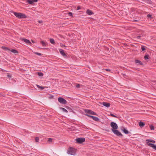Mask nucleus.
Wrapping results in <instances>:
<instances>
[{
  "instance_id": "1",
  "label": "nucleus",
  "mask_w": 156,
  "mask_h": 156,
  "mask_svg": "<svg viewBox=\"0 0 156 156\" xmlns=\"http://www.w3.org/2000/svg\"><path fill=\"white\" fill-rule=\"evenodd\" d=\"M13 13L14 15L18 18H27L26 16L24 14L16 12H13Z\"/></svg>"
},
{
  "instance_id": "2",
  "label": "nucleus",
  "mask_w": 156,
  "mask_h": 156,
  "mask_svg": "<svg viewBox=\"0 0 156 156\" xmlns=\"http://www.w3.org/2000/svg\"><path fill=\"white\" fill-rule=\"evenodd\" d=\"M76 150L74 148L70 147L68 149L67 151V153L69 154H70L71 155H74L76 153Z\"/></svg>"
},
{
  "instance_id": "3",
  "label": "nucleus",
  "mask_w": 156,
  "mask_h": 156,
  "mask_svg": "<svg viewBox=\"0 0 156 156\" xmlns=\"http://www.w3.org/2000/svg\"><path fill=\"white\" fill-rule=\"evenodd\" d=\"M58 101L59 102L62 104L65 105L67 103V101L65 99L61 97H59L58 98Z\"/></svg>"
},
{
  "instance_id": "4",
  "label": "nucleus",
  "mask_w": 156,
  "mask_h": 156,
  "mask_svg": "<svg viewBox=\"0 0 156 156\" xmlns=\"http://www.w3.org/2000/svg\"><path fill=\"white\" fill-rule=\"evenodd\" d=\"M112 130L115 134L116 135L118 136H123L121 134V133L118 130H117V129H112Z\"/></svg>"
},
{
  "instance_id": "5",
  "label": "nucleus",
  "mask_w": 156,
  "mask_h": 156,
  "mask_svg": "<svg viewBox=\"0 0 156 156\" xmlns=\"http://www.w3.org/2000/svg\"><path fill=\"white\" fill-rule=\"evenodd\" d=\"M85 140V138L83 137L79 138L76 139V141L78 143L81 144Z\"/></svg>"
},
{
  "instance_id": "6",
  "label": "nucleus",
  "mask_w": 156,
  "mask_h": 156,
  "mask_svg": "<svg viewBox=\"0 0 156 156\" xmlns=\"http://www.w3.org/2000/svg\"><path fill=\"white\" fill-rule=\"evenodd\" d=\"M110 125L112 128V129H118V126L117 125L116 123L114 122H112L111 123Z\"/></svg>"
},
{
  "instance_id": "7",
  "label": "nucleus",
  "mask_w": 156,
  "mask_h": 156,
  "mask_svg": "<svg viewBox=\"0 0 156 156\" xmlns=\"http://www.w3.org/2000/svg\"><path fill=\"white\" fill-rule=\"evenodd\" d=\"M21 40L22 41L25 42L27 44H28L30 45H31V44H32V43L30 42V41L29 40H28L27 39L22 38H21Z\"/></svg>"
},
{
  "instance_id": "8",
  "label": "nucleus",
  "mask_w": 156,
  "mask_h": 156,
  "mask_svg": "<svg viewBox=\"0 0 156 156\" xmlns=\"http://www.w3.org/2000/svg\"><path fill=\"white\" fill-rule=\"evenodd\" d=\"M146 143L147 144V145L148 146V144H151V142L153 143H155V141L154 140H150V139H148L147 140H146Z\"/></svg>"
},
{
  "instance_id": "9",
  "label": "nucleus",
  "mask_w": 156,
  "mask_h": 156,
  "mask_svg": "<svg viewBox=\"0 0 156 156\" xmlns=\"http://www.w3.org/2000/svg\"><path fill=\"white\" fill-rule=\"evenodd\" d=\"M102 105L105 106L108 108L110 106V104L109 103L103 102Z\"/></svg>"
},
{
  "instance_id": "10",
  "label": "nucleus",
  "mask_w": 156,
  "mask_h": 156,
  "mask_svg": "<svg viewBox=\"0 0 156 156\" xmlns=\"http://www.w3.org/2000/svg\"><path fill=\"white\" fill-rule=\"evenodd\" d=\"M59 52H60V53H61V54L62 56H66V54L64 52V51L63 50H62V49H59Z\"/></svg>"
},
{
  "instance_id": "11",
  "label": "nucleus",
  "mask_w": 156,
  "mask_h": 156,
  "mask_svg": "<svg viewBox=\"0 0 156 156\" xmlns=\"http://www.w3.org/2000/svg\"><path fill=\"white\" fill-rule=\"evenodd\" d=\"M148 146L152 147L153 149L156 150V145L153 144H148Z\"/></svg>"
},
{
  "instance_id": "12",
  "label": "nucleus",
  "mask_w": 156,
  "mask_h": 156,
  "mask_svg": "<svg viewBox=\"0 0 156 156\" xmlns=\"http://www.w3.org/2000/svg\"><path fill=\"white\" fill-rule=\"evenodd\" d=\"M92 112V111L89 109H85L84 110L85 113L90 115L91 114Z\"/></svg>"
},
{
  "instance_id": "13",
  "label": "nucleus",
  "mask_w": 156,
  "mask_h": 156,
  "mask_svg": "<svg viewBox=\"0 0 156 156\" xmlns=\"http://www.w3.org/2000/svg\"><path fill=\"white\" fill-rule=\"evenodd\" d=\"M135 63H136V64H139L141 65H143V63L142 62L139 60H135Z\"/></svg>"
},
{
  "instance_id": "14",
  "label": "nucleus",
  "mask_w": 156,
  "mask_h": 156,
  "mask_svg": "<svg viewBox=\"0 0 156 156\" xmlns=\"http://www.w3.org/2000/svg\"><path fill=\"white\" fill-rule=\"evenodd\" d=\"M143 1L148 4H152V2L151 0H143Z\"/></svg>"
},
{
  "instance_id": "15",
  "label": "nucleus",
  "mask_w": 156,
  "mask_h": 156,
  "mask_svg": "<svg viewBox=\"0 0 156 156\" xmlns=\"http://www.w3.org/2000/svg\"><path fill=\"white\" fill-rule=\"evenodd\" d=\"M86 12L88 15H91L93 14V12L89 9H87Z\"/></svg>"
},
{
  "instance_id": "16",
  "label": "nucleus",
  "mask_w": 156,
  "mask_h": 156,
  "mask_svg": "<svg viewBox=\"0 0 156 156\" xmlns=\"http://www.w3.org/2000/svg\"><path fill=\"white\" fill-rule=\"evenodd\" d=\"M139 126L141 127L144 126L145 125V124L144 122H140L139 123Z\"/></svg>"
},
{
  "instance_id": "17",
  "label": "nucleus",
  "mask_w": 156,
  "mask_h": 156,
  "mask_svg": "<svg viewBox=\"0 0 156 156\" xmlns=\"http://www.w3.org/2000/svg\"><path fill=\"white\" fill-rule=\"evenodd\" d=\"M122 131L126 134H128L129 133V132L128 130H126L125 128H124L123 129H122Z\"/></svg>"
},
{
  "instance_id": "18",
  "label": "nucleus",
  "mask_w": 156,
  "mask_h": 156,
  "mask_svg": "<svg viewBox=\"0 0 156 156\" xmlns=\"http://www.w3.org/2000/svg\"><path fill=\"white\" fill-rule=\"evenodd\" d=\"M1 48H2V49H3V50H5V51H7V50L10 51V49L9 48H8L6 47H5L4 46H2Z\"/></svg>"
},
{
  "instance_id": "19",
  "label": "nucleus",
  "mask_w": 156,
  "mask_h": 156,
  "mask_svg": "<svg viewBox=\"0 0 156 156\" xmlns=\"http://www.w3.org/2000/svg\"><path fill=\"white\" fill-rule=\"evenodd\" d=\"M11 51L14 54H17L18 53V51L15 49H12L11 50Z\"/></svg>"
},
{
  "instance_id": "20",
  "label": "nucleus",
  "mask_w": 156,
  "mask_h": 156,
  "mask_svg": "<svg viewBox=\"0 0 156 156\" xmlns=\"http://www.w3.org/2000/svg\"><path fill=\"white\" fill-rule=\"evenodd\" d=\"M60 109L62 110L63 112L66 113H67L68 112V111L66 109L60 107Z\"/></svg>"
},
{
  "instance_id": "21",
  "label": "nucleus",
  "mask_w": 156,
  "mask_h": 156,
  "mask_svg": "<svg viewBox=\"0 0 156 156\" xmlns=\"http://www.w3.org/2000/svg\"><path fill=\"white\" fill-rule=\"evenodd\" d=\"M50 42L51 44H55V41H54V39H53L52 38H51V39H50Z\"/></svg>"
},
{
  "instance_id": "22",
  "label": "nucleus",
  "mask_w": 156,
  "mask_h": 156,
  "mask_svg": "<svg viewBox=\"0 0 156 156\" xmlns=\"http://www.w3.org/2000/svg\"><path fill=\"white\" fill-rule=\"evenodd\" d=\"M94 120L97 122H98L99 121V119L98 117L95 116Z\"/></svg>"
},
{
  "instance_id": "23",
  "label": "nucleus",
  "mask_w": 156,
  "mask_h": 156,
  "mask_svg": "<svg viewBox=\"0 0 156 156\" xmlns=\"http://www.w3.org/2000/svg\"><path fill=\"white\" fill-rule=\"evenodd\" d=\"M37 74L39 76H43V73L41 72H38Z\"/></svg>"
},
{
  "instance_id": "24",
  "label": "nucleus",
  "mask_w": 156,
  "mask_h": 156,
  "mask_svg": "<svg viewBox=\"0 0 156 156\" xmlns=\"http://www.w3.org/2000/svg\"><path fill=\"white\" fill-rule=\"evenodd\" d=\"M27 2L30 4H31L33 3L32 0H28L27 1Z\"/></svg>"
},
{
  "instance_id": "25",
  "label": "nucleus",
  "mask_w": 156,
  "mask_h": 156,
  "mask_svg": "<svg viewBox=\"0 0 156 156\" xmlns=\"http://www.w3.org/2000/svg\"><path fill=\"white\" fill-rule=\"evenodd\" d=\"M141 49L143 51H145L146 50V48H145V47L144 46H142L141 47Z\"/></svg>"
},
{
  "instance_id": "26",
  "label": "nucleus",
  "mask_w": 156,
  "mask_h": 156,
  "mask_svg": "<svg viewBox=\"0 0 156 156\" xmlns=\"http://www.w3.org/2000/svg\"><path fill=\"white\" fill-rule=\"evenodd\" d=\"M41 43L42 46H46V44L44 41H41Z\"/></svg>"
},
{
  "instance_id": "27",
  "label": "nucleus",
  "mask_w": 156,
  "mask_h": 156,
  "mask_svg": "<svg viewBox=\"0 0 156 156\" xmlns=\"http://www.w3.org/2000/svg\"><path fill=\"white\" fill-rule=\"evenodd\" d=\"M86 115L87 116L90 117V118H92L93 120H94V117L95 116H91V115H89L88 114H86Z\"/></svg>"
},
{
  "instance_id": "28",
  "label": "nucleus",
  "mask_w": 156,
  "mask_h": 156,
  "mask_svg": "<svg viewBox=\"0 0 156 156\" xmlns=\"http://www.w3.org/2000/svg\"><path fill=\"white\" fill-rule=\"evenodd\" d=\"M86 115L87 116L90 117V118H92L93 120H94V117L95 116H91V115H89L88 114H86Z\"/></svg>"
},
{
  "instance_id": "29",
  "label": "nucleus",
  "mask_w": 156,
  "mask_h": 156,
  "mask_svg": "<svg viewBox=\"0 0 156 156\" xmlns=\"http://www.w3.org/2000/svg\"><path fill=\"white\" fill-rule=\"evenodd\" d=\"M149 55H145L144 56V58L145 60H147L149 59Z\"/></svg>"
},
{
  "instance_id": "30",
  "label": "nucleus",
  "mask_w": 156,
  "mask_h": 156,
  "mask_svg": "<svg viewBox=\"0 0 156 156\" xmlns=\"http://www.w3.org/2000/svg\"><path fill=\"white\" fill-rule=\"evenodd\" d=\"M39 137H36L35 138V141L36 142H38L39 141Z\"/></svg>"
},
{
  "instance_id": "31",
  "label": "nucleus",
  "mask_w": 156,
  "mask_h": 156,
  "mask_svg": "<svg viewBox=\"0 0 156 156\" xmlns=\"http://www.w3.org/2000/svg\"><path fill=\"white\" fill-rule=\"evenodd\" d=\"M80 86H82V85H81L80 84H77L76 85V87L77 88H79L80 87Z\"/></svg>"
},
{
  "instance_id": "32",
  "label": "nucleus",
  "mask_w": 156,
  "mask_h": 156,
  "mask_svg": "<svg viewBox=\"0 0 156 156\" xmlns=\"http://www.w3.org/2000/svg\"><path fill=\"white\" fill-rule=\"evenodd\" d=\"M150 129L151 130H154V127L153 125H151L150 126Z\"/></svg>"
},
{
  "instance_id": "33",
  "label": "nucleus",
  "mask_w": 156,
  "mask_h": 156,
  "mask_svg": "<svg viewBox=\"0 0 156 156\" xmlns=\"http://www.w3.org/2000/svg\"><path fill=\"white\" fill-rule=\"evenodd\" d=\"M34 53L36 55H39V56H41L42 55V54L41 53H39L37 52H35Z\"/></svg>"
},
{
  "instance_id": "34",
  "label": "nucleus",
  "mask_w": 156,
  "mask_h": 156,
  "mask_svg": "<svg viewBox=\"0 0 156 156\" xmlns=\"http://www.w3.org/2000/svg\"><path fill=\"white\" fill-rule=\"evenodd\" d=\"M110 115L112 117H115V118H118V117L115 116V115H114V114H112V113H110Z\"/></svg>"
},
{
  "instance_id": "35",
  "label": "nucleus",
  "mask_w": 156,
  "mask_h": 156,
  "mask_svg": "<svg viewBox=\"0 0 156 156\" xmlns=\"http://www.w3.org/2000/svg\"><path fill=\"white\" fill-rule=\"evenodd\" d=\"M48 141L49 142H52V139L51 138H49L48 139Z\"/></svg>"
},
{
  "instance_id": "36",
  "label": "nucleus",
  "mask_w": 156,
  "mask_h": 156,
  "mask_svg": "<svg viewBox=\"0 0 156 156\" xmlns=\"http://www.w3.org/2000/svg\"><path fill=\"white\" fill-rule=\"evenodd\" d=\"M0 96L5 97V94L3 93H0Z\"/></svg>"
},
{
  "instance_id": "37",
  "label": "nucleus",
  "mask_w": 156,
  "mask_h": 156,
  "mask_svg": "<svg viewBox=\"0 0 156 156\" xmlns=\"http://www.w3.org/2000/svg\"><path fill=\"white\" fill-rule=\"evenodd\" d=\"M91 115H97V114L95 112H94L93 111L92 112V114Z\"/></svg>"
},
{
  "instance_id": "38",
  "label": "nucleus",
  "mask_w": 156,
  "mask_h": 156,
  "mask_svg": "<svg viewBox=\"0 0 156 156\" xmlns=\"http://www.w3.org/2000/svg\"><path fill=\"white\" fill-rule=\"evenodd\" d=\"M81 9V8L80 6H78V7H77L76 10H78L79 9Z\"/></svg>"
},
{
  "instance_id": "39",
  "label": "nucleus",
  "mask_w": 156,
  "mask_h": 156,
  "mask_svg": "<svg viewBox=\"0 0 156 156\" xmlns=\"http://www.w3.org/2000/svg\"><path fill=\"white\" fill-rule=\"evenodd\" d=\"M68 14L69 15V16H72L73 15V14L72 12H69L68 13Z\"/></svg>"
},
{
  "instance_id": "40",
  "label": "nucleus",
  "mask_w": 156,
  "mask_h": 156,
  "mask_svg": "<svg viewBox=\"0 0 156 156\" xmlns=\"http://www.w3.org/2000/svg\"><path fill=\"white\" fill-rule=\"evenodd\" d=\"M140 37H141V36H138L136 37V38L137 39H140Z\"/></svg>"
},
{
  "instance_id": "41",
  "label": "nucleus",
  "mask_w": 156,
  "mask_h": 156,
  "mask_svg": "<svg viewBox=\"0 0 156 156\" xmlns=\"http://www.w3.org/2000/svg\"><path fill=\"white\" fill-rule=\"evenodd\" d=\"M105 70L107 71H111V70H110V69H105Z\"/></svg>"
},
{
  "instance_id": "42",
  "label": "nucleus",
  "mask_w": 156,
  "mask_h": 156,
  "mask_svg": "<svg viewBox=\"0 0 156 156\" xmlns=\"http://www.w3.org/2000/svg\"><path fill=\"white\" fill-rule=\"evenodd\" d=\"M147 16L148 18L151 17V15H150V14H148V15H147Z\"/></svg>"
},
{
  "instance_id": "43",
  "label": "nucleus",
  "mask_w": 156,
  "mask_h": 156,
  "mask_svg": "<svg viewBox=\"0 0 156 156\" xmlns=\"http://www.w3.org/2000/svg\"><path fill=\"white\" fill-rule=\"evenodd\" d=\"M33 2L34 3V2H37L38 1V0H32Z\"/></svg>"
},
{
  "instance_id": "44",
  "label": "nucleus",
  "mask_w": 156,
  "mask_h": 156,
  "mask_svg": "<svg viewBox=\"0 0 156 156\" xmlns=\"http://www.w3.org/2000/svg\"><path fill=\"white\" fill-rule=\"evenodd\" d=\"M38 22L39 23H43V21H42V20H38Z\"/></svg>"
},
{
  "instance_id": "45",
  "label": "nucleus",
  "mask_w": 156,
  "mask_h": 156,
  "mask_svg": "<svg viewBox=\"0 0 156 156\" xmlns=\"http://www.w3.org/2000/svg\"><path fill=\"white\" fill-rule=\"evenodd\" d=\"M37 86L39 88H40V87H41V86H39V85H37Z\"/></svg>"
},
{
  "instance_id": "46",
  "label": "nucleus",
  "mask_w": 156,
  "mask_h": 156,
  "mask_svg": "<svg viewBox=\"0 0 156 156\" xmlns=\"http://www.w3.org/2000/svg\"><path fill=\"white\" fill-rule=\"evenodd\" d=\"M7 76L10 78L11 77V76L10 75H8Z\"/></svg>"
},
{
  "instance_id": "47",
  "label": "nucleus",
  "mask_w": 156,
  "mask_h": 156,
  "mask_svg": "<svg viewBox=\"0 0 156 156\" xmlns=\"http://www.w3.org/2000/svg\"><path fill=\"white\" fill-rule=\"evenodd\" d=\"M40 88L42 90L44 88V87H43L42 86H41V87H40Z\"/></svg>"
},
{
  "instance_id": "48",
  "label": "nucleus",
  "mask_w": 156,
  "mask_h": 156,
  "mask_svg": "<svg viewBox=\"0 0 156 156\" xmlns=\"http://www.w3.org/2000/svg\"><path fill=\"white\" fill-rule=\"evenodd\" d=\"M31 41H32V42L33 43H35V42L34 41H33V40H31Z\"/></svg>"
},
{
  "instance_id": "49",
  "label": "nucleus",
  "mask_w": 156,
  "mask_h": 156,
  "mask_svg": "<svg viewBox=\"0 0 156 156\" xmlns=\"http://www.w3.org/2000/svg\"><path fill=\"white\" fill-rule=\"evenodd\" d=\"M134 22H137L138 20H134Z\"/></svg>"
},
{
  "instance_id": "50",
  "label": "nucleus",
  "mask_w": 156,
  "mask_h": 156,
  "mask_svg": "<svg viewBox=\"0 0 156 156\" xmlns=\"http://www.w3.org/2000/svg\"><path fill=\"white\" fill-rule=\"evenodd\" d=\"M65 46V45H63V44L62 45V46H62V47H63V46Z\"/></svg>"
}]
</instances>
